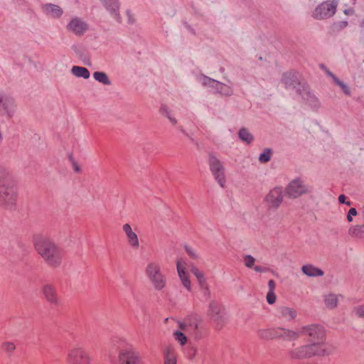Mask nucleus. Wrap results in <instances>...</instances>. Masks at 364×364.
Segmentation results:
<instances>
[{"label":"nucleus","mask_w":364,"mask_h":364,"mask_svg":"<svg viewBox=\"0 0 364 364\" xmlns=\"http://www.w3.org/2000/svg\"><path fill=\"white\" fill-rule=\"evenodd\" d=\"M300 333L308 338L309 343L290 350L288 354L291 359L304 360L331 354L325 344L326 333L323 326L317 324L303 326Z\"/></svg>","instance_id":"obj_1"},{"label":"nucleus","mask_w":364,"mask_h":364,"mask_svg":"<svg viewBox=\"0 0 364 364\" xmlns=\"http://www.w3.org/2000/svg\"><path fill=\"white\" fill-rule=\"evenodd\" d=\"M33 245L35 250L47 267L56 269L62 265L64 250L53 239L46 236H38L35 238Z\"/></svg>","instance_id":"obj_2"},{"label":"nucleus","mask_w":364,"mask_h":364,"mask_svg":"<svg viewBox=\"0 0 364 364\" xmlns=\"http://www.w3.org/2000/svg\"><path fill=\"white\" fill-rule=\"evenodd\" d=\"M144 272L155 290L161 291L166 287V277L158 262L151 261L149 262L145 267Z\"/></svg>","instance_id":"obj_3"},{"label":"nucleus","mask_w":364,"mask_h":364,"mask_svg":"<svg viewBox=\"0 0 364 364\" xmlns=\"http://www.w3.org/2000/svg\"><path fill=\"white\" fill-rule=\"evenodd\" d=\"M206 314L215 330L220 331L225 326L227 323L225 309L223 304L215 299L209 302Z\"/></svg>","instance_id":"obj_4"},{"label":"nucleus","mask_w":364,"mask_h":364,"mask_svg":"<svg viewBox=\"0 0 364 364\" xmlns=\"http://www.w3.org/2000/svg\"><path fill=\"white\" fill-rule=\"evenodd\" d=\"M65 361L67 364H91L92 358L85 348L76 344L68 350Z\"/></svg>","instance_id":"obj_5"},{"label":"nucleus","mask_w":364,"mask_h":364,"mask_svg":"<svg viewBox=\"0 0 364 364\" xmlns=\"http://www.w3.org/2000/svg\"><path fill=\"white\" fill-rule=\"evenodd\" d=\"M17 200L14 183L0 186V206L5 208H13Z\"/></svg>","instance_id":"obj_6"},{"label":"nucleus","mask_w":364,"mask_h":364,"mask_svg":"<svg viewBox=\"0 0 364 364\" xmlns=\"http://www.w3.org/2000/svg\"><path fill=\"white\" fill-rule=\"evenodd\" d=\"M338 1L328 0L318 5L314 9L312 16L315 19L322 20L333 16L336 11Z\"/></svg>","instance_id":"obj_7"},{"label":"nucleus","mask_w":364,"mask_h":364,"mask_svg":"<svg viewBox=\"0 0 364 364\" xmlns=\"http://www.w3.org/2000/svg\"><path fill=\"white\" fill-rule=\"evenodd\" d=\"M208 164L210 166V170L214 176L215 179L218 181L221 187L224 188L226 179L223 164L216 157L214 154L210 153L208 156Z\"/></svg>","instance_id":"obj_8"},{"label":"nucleus","mask_w":364,"mask_h":364,"mask_svg":"<svg viewBox=\"0 0 364 364\" xmlns=\"http://www.w3.org/2000/svg\"><path fill=\"white\" fill-rule=\"evenodd\" d=\"M118 364H143L139 353L131 345H126L118 353Z\"/></svg>","instance_id":"obj_9"},{"label":"nucleus","mask_w":364,"mask_h":364,"mask_svg":"<svg viewBox=\"0 0 364 364\" xmlns=\"http://www.w3.org/2000/svg\"><path fill=\"white\" fill-rule=\"evenodd\" d=\"M179 326L182 331L191 335L195 340H199L203 337L200 321L196 317L186 319L183 323H179Z\"/></svg>","instance_id":"obj_10"},{"label":"nucleus","mask_w":364,"mask_h":364,"mask_svg":"<svg viewBox=\"0 0 364 364\" xmlns=\"http://www.w3.org/2000/svg\"><path fill=\"white\" fill-rule=\"evenodd\" d=\"M286 192L289 198H296L303 194L308 193L309 190L300 178H296L289 183L286 188Z\"/></svg>","instance_id":"obj_11"},{"label":"nucleus","mask_w":364,"mask_h":364,"mask_svg":"<svg viewBox=\"0 0 364 364\" xmlns=\"http://www.w3.org/2000/svg\"><path fill=\"white\" fill-rule=\"evenodd\" d=\"M282 82L284 83L286 88L295 89L296 92L299 95L301 92V87H302L303 90H306V85L304 84L301 85L296 72L290 71L284 73L282 78Z\"/></svg>","instance_id":"obj_12"},{"label":"nucleus","mask_w":364,"mask_h":364,"mask_svg":"<svg viewBox=\"0 0 364 364\" xmlns=\"http://www.w3.org/2000/svg\"><path fill=\"white\" fill-rule=\"evenodd\" d=\"M41 291L46 301L53 306L60 305V298L58 294L56 287L52 284L43 285Z\"/></svg>","instance_id":"obj_13"},{"label":"nucleus","mask_w":364,"mask_h":364,"mask_svg":"<svg viewBox=\"0 0 364 364\" xmlns=\"http://www.w3.org/2000/svg\"><path fill=\"white\" fill-rule=\"evenodd\" d=\"M265 201L269 208L277 209L283 201V191L281 187L272 189L265 197Z\"/></svg>","instance_id":"obj_14"},{"label":"nucleus","mask_w":364,"mask_h":364,"mask_svg":"<svg viewBox=\"0 0 364 364\" xmlns=\"http://www.w3.org/2000/svg\"><path fill=\"white\" fill-rule=\"evenodd\" d=\"M67 29L77 36H82L88 30V24L81 18L75 17L67 25Z\"/></svg>","instance_id":"obj_15"},{"label":"nucleus","mask_w":364,"mask_h":364,"mask_svg":"<svg viewBox=\"0 0 364 364\" xmlns=\"http://www.w3.org/2000/svg\"><path fill=\"white\" fill-rule=\"evenodd\" d=\"M122 230L126 235L129 245L132 248L137 250L139 247V240L136 232L133 230L128 223L123 225Z\"/></svg>","instance_id":"obj_16"},{"label":"nucleus","mask_w":364,"mask_h":364,"mask_svg":"<svg viewBox=\"0 0 364 364\" xmlns=\"http://www.w3.org/2000/svg\"><path fill=\"white\" fill-rule=\"evenodd\" d=\"M164 364H177V354L172 346H166L163 349Z\"/></svg>","instance_id":"obj_17"},{"label":"nucleus","mask_w":364,"mask_h":364,"mask_svg":"<svg viewBox=\"0 0 364 364\" xmlns=\"http://www.w3.org/2000/svg\"><path fill=\"white\" fill-rule=\"evenodd\" d=\"M105 8L110 12L114 18L119 23L121 22V17L119 13V4L117 0H101Z\"/></svg>","instance_id":"obj_18"},{"label":"nucleus","mask_w":364,"mask_h":364,"mask_svg":"<svg viewBox=\"0 0 364 364\" xmlns=\"http://www.w3.org/2000/svg\"><path fill=\"white\" fill-rule=\"evenodd\" d=\"M280 328L260 329L257 331V336L265 340L279 338Z\"/></svg>","instance_id":"obj_19"},{"label":"nucleus","mask_w":364,"mask_h":364,"mask_svg":"<svg viewBox=\"0 0 364 364\" xmlns=\"http://www.w3.org/2000/svg\"><path fill=\"white\" fill-rule=\"evenodd\" d=\"M177 272L178 277L183 285V287L189 291H191V283L189 279V275L186 272L185 268L181 266V262L178 261L176 264Z\"/></svg>","instance_id":"obj_20"},{"label":"nucleus","mask_w":364,"mask_h":364,"mask_svg":"<svg viewBox=\"0 0 364 364\" xmlns=\"http://www.w3.org/2000/svg\"><path fill=\"white\" fill-rule=\"evenodd\" d=\"M13 105L12 98L0 94V112L7 114L9 117L12 115L11 107Z\"/></svg>","instance_id":"obj_21"},{"label":"nucleus","mask_w":364,"mask_h":364,"mask_svg":"<svg viewBox=\"0 0 364 364\" xmlns=\"http://www.w3.org/2000/svg\"><path fill=\"white\" fill-rule=\"evenodd\" d=\"M279 317L290 321L296 317V311L288 306H282L279 309Z\"/></svg>","instance_id":"obj_22"},{"label":"nucleus","mask_w":364,"mask_h":364,"mask_svg":"<svg viewBox=\"0 0 364 364\" xmlns=\"http://www.w3.org/2000/svg\"><path fill=\"white\" fill-rule=\"evenodd\" d=\"M279 338H283L285 341H296L301 335L300 330L294 331L290 329L280 328Z\"/></svg>","instance_id":"obj_23"},{"label":"nucleus","mask_w":364,"mask_h":364,"mask_svg":"<svg viewBox=\"0 0 364 364\" xmlns=\"http://www.w3.org/2000/svg\"><path fill=\"white\" fill-rule=\"evenodd\" d=\"M14 183V179L11 171L8 168L0 165V186Z\"/></svg>","instance_id":"obj_24"},{"label":"nucleus","mask_w":364,"mask_h":364,"mask_svg":"<svg viewBox=\"0 0 364 364\" xmlns=\"http://www.w3.org/2000/svg\"><path fill=\"white\" fill-rule=\"evenodd\" d=\"M302 272L308 277H321L323 275V272L311 264H306L301 267Z\"/></svg>","instance_id":"obj_25"},{"label":"nucleus","mask_w":364,"mask_h":364,"mask_svg":"<svg viewBox=\"0 0 364 364\" xmlns=\"http://www.w3.org/2000/svg\"><path fill=\"white\" fill-rule=\"evenodd\" d=\"M341 295H337L335 294H328L324 296V304L325 306L329 309H336L338 306V297Z\"/></svg>","instance_id":"obj_26"},{"label":"nucleus","mask_w":364,"mask_h":364,"mask_svg":"<svg viewBox=\"0 0 364 364\" xmlns=\"http://www.w3.org/2000/svg\"><path fill=\"white\" fill-rule=\"evenodd\" d=\"M191 271L193 274V275L196 277L198 285H199V288L206 286V285H208L207 279H206L205 274L203 271L200 270L196 266L192 267Z\"/></svg>","instance_id":"obj_27"},{"label":"nucleus","mask_w":364,"mask_h":364,"mask_svg":"<svg viewBox=\"0 0 364 364\" xmlns=\"http://www.w3.org/2000/svg\"><path fill=\"white\" fill-rule=\"evenodd\" d=\"M218 93L224 96H230L232 95L233 91L232 88L224 83L217 81L214 87Z\"/></svg>","instance_id":"obj_28"},{"label":"nucleus","mask_w":364,"mask_h":364,"mask_svg":"<svg viewBox=\"0 0 364 364\" xmlns=\"http://www.w3.org/2000/svg\"><path fill=\"white\" fill-rule=\"evenodd\" d=\"M72 73L77 77L88 79L90 77L89 70L84 67L73 66L71 69Z\"/></svg>","instance_id":"obj_29"},{"label":"nucleus","mask_w":364,"mask_h":364,"mask_svg":"<svg viewBox=\"0 0 364 364\" xmlns=\"http://www.w3.org/2000/svg\"><path fill=\"white\" fill-rule=\"evenodd\" d=\"M348 234L355 237H364V225L352 226L348 230Z\"/></svg>","instance_id":"obj_30"},{"label":"nucleus","mask_w":364,"mask_h":364,"mask_svg":"<svg viewBox=\"0 0 364 364\" xmlns=\"http://www.w3.org/2000/svg\"><path fill=\"white\" fill-rule=\"evenodd\" d=\"M238 136L242 141L247 144H250L254 139V136L246 128H241L238 132Z\"/></svg>","instance_id":"obj_31"},{"label":"nucleus","mask_w":364,"mask_h":364,"mask_svg":"<svg viewBox=\"0 0 364 364\" xmlns=\"http://www.w3.org/2000/svg\"><path fill=\"white\" fill-rule=\"evenodd\" d=\"M159 111L161 114L168 118L173 125H176L177 124V119L173 117L171 111L169 110L166 105H162Z\"/></svg>","instance_id":"obj_32"},{"label":"nucleus","mask_w":364,"mask_h":364,"mask_svg":"<svg viewBox=\"0 0 364 364\" xmlns=\"http://www.w3.org/2000/svg\"><path fill=\"white\" fill-rule=\"evenodd\" d=\"M93 77L97 81H98L104 85H111V81L109 80L107 75L104 72H99V71L95 72L93 73Z\"/></svg>","instance_id":"obj_33"},{"label":"nucleus","mask_w":364,"mask_h":364,"mask_svg":"<svg viewBox=\"0 0 364 364\" xmlns=\"http://www.w3.org/2000/svg\"><path fill=\"white\" fill-rule=\"evenodd\" d=\"M46 11L55 18L60 17L63 14L62 9L56 5L49 4L46 6Z\"/></svg>","instance_id":"obj_34"},{"label":"nucleus","mask_w":364,"mask_h":364,"mask_svg":"<svg viewBox=\"0 0 364 364\" xmlns=\"http://www.w3.org/2000/svg\"><path fill=\"white\" fill-rule=\"evenodd\" d=\"M1 348L4 352L11 356L16 350V346L13 342L4 341L1 343Z\"/></svg>","instance_id":"obj_35"},{"label":"nucleus","mask_w":364,"mask_h":364,"mask_svg":"<svg viewBox=\"0 0 364 364\" xmlns=\"http://www.w3.org/2000/svg\"><path fill=\"white\" fill-rule=\"evenodd\" d=\"M272 154V149H265L264 151L260 154L259 156V161L260 163H267L270 161L271 156Z\"/></svg>","instance_id":"obj_36"},{"label":"nucleus","mask_w":364,"mask_h":364,"mask_svg":"<svg viewBox=\"0 0 364 364\" xmlns=\"http://www.w3.org/2000/svg\"><path fill=\"white\" fill-rule=\"evenodd\" d=\"M348 25V21H341L336 23H334L332 25V30L334 32H338L343 30V28H346Z\"/></svg>","instance_id":"obj_37"},{"label":"nucleus","mask_w":364,"mask_h":364,"mask_svg":"<svg viewBox=\"0 0 364 364\" xmlns=\"http://www.w3.org/2000/svg\"><path fill=\"white\" fill-rule=\"evenodd\" d=\"M335 83L341 87L342 91L348 96L350 95V90L349 87L338 77H335Z\"/></svg>","instance_id":"obj_38"},{"label":"nucleus","mask_w":364,"mask_h":364,"mask_svg":"<svg viewBox=\"0 0 364 364\" xmlns=\"http://www.w3.org/2000/svg\"><path fill=\"white\" fill-rule=\"evenodd\" d=\"M175 339L181 343V345H184L187 342V338L183 332L176 331L173 333Z\"/></svg>","instance_id":"obj_39"},{"label":"nucleus","mask_w":364,"mask_h":364,"mask_svg":"<svg viewBox=\"0 0 364 364\" xmlns=\"http://www.w3.org/2000/svg\"><path fill=\"white\" fill-rule=\"evenodd\" d=\"M353 312L357 317L364 318V305L355 306L353 309Z\"/></svg>","instance_id":"obj_40"},{"label":"nucleus","mask_w":364,"mask_h":364,"mask_svg":"<svg viewBox=\"0 0 364 364\" xmlns=\"http://www.w3.org/2000/svg\"><path fill=\"white\" fill-rule=\"evenodd\" d=\"M185 250L186 253L190 256L191 258L193 259H197L199 257L197 251L192 248L191 247L186 245Z\"/></svg>","instance_id":"obj_41"},{"label":"nucleus","mask_w":364,"mask_h":364,"mask_svg":"<svg viewBox=\"0 0 364 364\" xmlns=\"http://www.w3.org/2000/svg\"><path fill=\"white\" fill-rule=\"evenodd\" d=\"M255 262V259L252 255H245L244 257L245 265L247 268L254 267Z\"/></svg>","instance_id":"obj_42"},{"label":"nucleus","mask_w":364,"mask_h":364,"mask_svg":"<svg viewBox=\"0 0 364 364\" xmlns=\"http://www.w3.org/2000/svg\"><path fill=\"white\" fill-rule=\"evenodd\" d=\"M200 290L202 292L203 296L205 298V300H208L210 299L211 292H210L209 284L202 287H200Z\"/></svg>","instance_id":"obj_43"},{"label":"nucleus","mask_w":364,"mask_h":364,"mask_svg":"<svg viewBox=\"0 0 364 364\" xmlns=\"http://www.w3.org/2000/svg\"><path fill=\"white\" fill-rule=\"evenodd\" d=\"M69 159H70V162L72 164L73 170L76 173H80L81 171L80 167L79 166V165L77 164V161L74 159V158H73V156L72 155L69 156Z\"/></svg>","instance_id":"obj_44"},{"label":"nucleus","mask_w":364,"mask_h":364,"mask_svg":"<svg viewBox=\"0 0 364 364\" xmlns=\"http://www.w3.org/2000/svg\"><path fill=\"white\" fill-rule=\"evenodd\" d=\"M215 82H217L216 80H214L210 77H203V84L204 85H208V86H210V87H215Z\"/></svg>","instance_id":"obj_45"},{"label":"nucleus","mask_w":364,"mask_h":364,"mask_svg":"<svg viewBox=\"0 0 364 364\" xmlns=\"http://www.w3.org/2000/svg\"><path fill=\"white\" fill-rule=\"evenodd\" d=\"M267 301L269 304H273L276 301V295L274 292L269 291L267 294Z\"/></svg>","instance_id":"obj_46"},{"label":"nucleus","mask_w":364,"mask_h":364,"mask_svg":"<svg viewBox=\"0 0 364 364\" xmlns=\"http://www.w3.org/2000/svg\"><path fill=\"white\" fill-rule=\"evenodd\" d=\"M346 197L343 194L340 195L339 197H338V201H339L340 203H342V204L345 203L347 205H350V202H349V201L346 202Z\"/></svg>","instance_id":"obj_47"},{"label":"nucleus","mask_w":364,"mask_h":364,"mask_svg":"<svg viewBox=\"0 0 364 364\" xmlns=\"http://www.w3.org/2000/svg\"><path fill=\"white\" fill-rule=\"evenodd\" d=\"M268 287H269V291L274 292L275 287H276L275 282L273 279H270L268 282Z\"/></svg>","instance_id":"obj_48"},{"label":"nucleus","mask_w":364,"mask_h":364,"mask_svg":"<svg viewBox=\"0 0 364 364\" xmlns=\"http://www.w3.org/2000/svg\"><path fill=\"white\" fill-rule=\"evenodd\" d=\"M255 271L257 272H267L268 269L267 267H264L262 266H254Z\"/></svg>","instance_id":"obj_49"},{"label":"nucleus","mask_w":364,"mask_h":364,"mask_svg":"<svg viewBox=\"0 0 364 364\" xmlns=\"http://www.w3.org/2000/svg\"><path fill=\"white\" fill-rule=\"evenodd\" d=\"M343 12L346 15H353V14H354L355 11L353 9L349 8V9H345Z\"/></svg>","instance_id":"obj_50"},{"label":"nucleus","mask_w":364,"mask_h":364,"mask_svg":"<svg viewBox=\"0 0 364 364\" xmlns=\"http://www.w3.org/2000/svg\"><path fill=\"white\" fill-rule=\"evenodd\" d=\"M348 213L352 216H355L357 215V210L355 208H351Z\"/></svg>","instance_id":"obj_51"},{"label":"nucleus","mask_w":364,"mask_h":364,"mask_svg":"<svg viewBox=\"0 0 364 364\" xmlns=\"http://www.w3.org/2000/svg\"><path fill=\"white\" fill-rule=\"evenodd\" d=\"M326 73L332 77V79L333 80V82H335V77H337L335 75H333L331 71H329L328 70H326Z\"/></svg>","instance_id":"obj_52"},{"label":"nucleus","mask_w":364,"mask_h":364,"mask_svg":"<svg viewBox=\"0 0 364 364\" xmlns=\"http://www.w3.org/2000/svg\"><path fill=\"white\" fill-rule=\"evenodd\" d=\"M347 220H348V222H352L353 221L352 215H349L348 213V215H347Z\"/></svg>","instance_id":"obj_53"},{"label":"nucleus","mask_w":364,"mask_h":364,"mask_svg":"<svg viewBox=\"0 0 364 364\" xmlns=\"http://www.w3.org/2000/svg\"><path fill=\"white\" fill-rule=\"evenodd\" d=\"M360 26L364 29V18L363 19V21L360 23Z\"/></svg>","instance_id":"obj_54"},{"label":"nucleus","mask_w":364,"mask_h":364,"mask_svg":"<svg viewBox=\"0 0 364 364\" xmlns=\"http://www.w3.org/2000/svg\"><path fill=\"white\" fill-rule=\"evenodd\" d=\"M127 15L129 16V11H127ZM129 23L132 22V21L131 20L130 16H129Z\"/></svg>","instance_id":"obj_55"}]
</instances>
